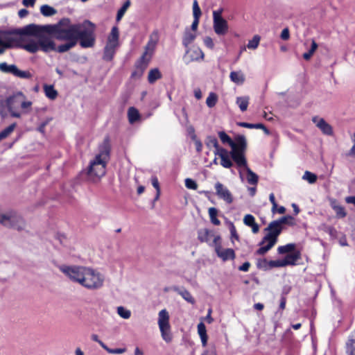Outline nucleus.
<instances>
[{"mask_svg": "<svg viewBox=\"0 0 355 355\" xmlns=\"http://www.w3.org/2000/svg\"><path fill=\"white\" fill-rule=\"evenodd\" d=\"M346 355H355V329L348 335L345 343Z\"/></svg>", "mask_w": 355, "mask_h": 355, "instance_id": "2eb2a0df", "label": "nucleus"}, {"mask_svg": "<svg viewBox=\"0 0 355 355\" xmlns=\"http://www.w3.org/2000/svg\"><path fill=\"white\" fill-rule=\"evenodd\" d=\"M269 200H270V202L272 203V209H271V211L272 214H275L276 213V211H277V204L276 202V200H275V195L273 193H271L269 196Z\"/></svg>", "mask_w": 355, "mask_h": 355, "instance_id": "603ef678", "label": "nucleus"}, {"mask_svg": "<svg viewBox=\"0 0 355 355\" xmlns=\"http://www.w3.org/2000/svg\"><path fill=\"white\" fill-rule=\"evenodd\" d=\"M283 227H280L277 222L272 221L265 229L268 233L259 243L261 246L256 252L257 254L263 255L269 251L277 243V237L281 234Z\"/></svg>", "mask_w": 355, "mask_h": 355, "instance_id": "39448f33", "label": "nucleus"}, {"mask_svg": "<svg viewBox=\"0 0 355 355\" xmlns=\"http://www.w3.org/2000/svg\"><path fill=\"white\" fill-rule=\"evenodd\" d=\"M41 13L45 17H50L56 13V10L49 5H43L40 7Z\"/></svg>", "mask_w": 355, "mask_h": 355, "instance_id": "2f4dec72", "label": "nucleus"}, {"mask_svg": "<svg viewBox=\"0 0 355 355\" xmlns=\"http://www.w3.org/2000/svg\"><path fill=\"white\" fill-rule=\"evenodd\" d=\"M353 141L354 142L353 146L350 149V150L348 153L349 156L355 157V135L354 136V138L352 139Z\"/></svg>", "mask_w": 355, "mask_h": 355, "instance_id": "338daca9", "label": "nucleus"}, {"mask_svg": "<svg viewBox=\"0 0 355 355\" xmlns=\"http://www.w3.org/2000/svg\"><path fill=\"white\" fill-rule=\"evenodd\" d=\"M260 40H261V37L259 35H254L252 39L249 40V42L247 44V47L249 49H252V50L256 49L259 44Z\"/></svg>", "mask_w": 355, "mask_h": 355, "instance_id": "f704fd0d", "label": "nucleus"}, {"mask_svg": "<svg viewBox=\"0 0 355 355\" xmlns=\"http://www.w3.org/2000/svg\"><path fill=\"white\" fill-rule=\"evenodd\" d=\"M59 269L71 281L89 290H97L103 286L104 275L92 268L62 265L59 266Z\"/></svg>", "mask_w": 355, "mask_h": 355, "instance_id": "f03ea898", "label": "nucleus"}, {"mask_svg": "<svg viewBox=\"0 0 355 355\" xmlns=\"http://www.w3.org/2000/svg\"><path fill=\"white\" fill-rule=\"evenodd\" d=\"M317 49L318 44L315 42V40H313L311 42V49L309 50L308 52H306L303 54V58L306 60H310Z\"/></svg>", "mask_w": 355, "mask_h": 355, "instance_id": "72a5a7b5", "label": "nucleus"}, {"mask_svg": "<svg viewBox=\"0 0 355 355\" xmlns=\"http://www.w3.org/2000/svg\"><path fill=\"white\" fill-rule=\"evenodd\" d=\"M345 200V202L348 204L355 205V196H347Z\"/></svg>", "mask_w": 355, "mask_h": 355, "instance_id": "774afa93", "label": "nucleus"}, {"mask_svg": "<svg viewBox=\"0 0 355 355\" xmlns=\"http://www.w3.org/2000/svg\"><path fill=\"white\" fill-rule=\"evenodd\" d=\"M300 258L297 254H287L283 260L284 267L288 265L293 266L295 262Z\"/></svg>", "mask_w": 355, "mask_h": 355, "instance_id": "7c9ffc66", "label": "nucleus"}, {"mask_svg": "<svg viewBox=\"0 0 355 355\" xmlns=\"http://www.w3.org/2000/svg\"><path fill=\"white\" fill-rule=\"evenodd\" d=\"M199 20L200 19L193 18V21L190 29L192 32L196 33L199 24Z\"/></svg>", "mask_w": 355, "mask_h": 355, "instance_id": "680f3d73", "label": "nucleus"}, {"mask_svg": "<svg viewBox=\"0 0 355 355\" xmlns=\"http://www.w3.org/2000/svg\"><path fill=\"white\" fill-rule=\"evenodd\" d=\"M214 28L218 35L222 34V8L214 11Z\"/></svg>", "mask_w": 355, "mask_h": 355, "instance_id": "a211bd4d", "label": "nucleus"}, {"mask_svg": "<svg viewBox=\"0 0 355 355\" xmlns=\"http://www.w3.org/2000/svg\"><path fill=\"white\" fill-rule=\"evenodd\" d=\"M232 164V162L227 157L226 152L223 150V167L230 168Z\"/></svg>", "mask_w": 355, "mask_h": 355, "instance_id": "6e6d98bb", "label": "nucleus"}, {"mask_svg": "<svg viewBox=\"0 0 355 355\" xmlns=\"http://www.w3.org/2000/svg\"><path fill=\"white\" fill-rule=\"evenodd\" d=\"M44 91L46 96L51 100H55L58 95V92L55 89L53 85H44Z\"/></svg>", "mask_w": 355, "mask_h": 355, "instance_id": "bb28decb", "label": "nucleus"}, {"mask_svg": "<svg viewBox=\"0 0 355 355\" xmlns=\"http://www.w3.org/2000/svg\"><path fill=\"white\" fill-rule=\"evenodd\" d=\"M193 18L200 19L202 12L200 8L199 7L198 3L197 0H194L193 3Z\"/></svg>", "mask_w": 355, "mask_h": 355, "instance_id": "c03bdc74", "label": "nucleus"}, {"mask_svg": "<svg viewBox=\"0 0 355 355\" xmlns=\"http://www.w3.org/2000/svg\"><path fill=\"white\" fill-rule=\"evenodd\" d=\"M188 54L189 55L190 60L191 61L202 60L204 58L203 52L198 47H194L193 49H189V53Z\"/></svg>", "mask_w": 355, "mask_h": 355, "instance_id": "393cba45", "label": "nucleus"}, {"mask_svg": "<svg viewBox=\"0 0 355 355\" xmlns=\"http://www.w3.org/2000/svg\"><path fill=\"white\" fill-rule=\"evenodd\" d=\"M196 38V33L192 32L191 30L187 28L183 35L182 37V44L186 49V53H189V45L193 43V42Z\"/></svg>", "mask_w": 355, "mask_h": 355, "instance_id": "f3484780", "label": "nucleus"}, {"mask_svg": "<svg viewBox=\"0 0 355 355\" xmlns=\"http://www.w3.org/2000/svg\"><path fill=\"white\" fill-rule=\"evenodd\" d=\"M95 30V24L89 20H85L82 24H71L68 18H63L52 25L40 26L31 24L24 26L18 33L34 36L37 41L21 37L15 41L16 46L31 53H35L38 51L63 53L70 51L78 44L83 49L92 48L96 42Z\"/></svg>", "mask_w": 355, "mask_h": 355, "instance_id": "f257e3e1", "label": "nucleus"}, {"mask_svg": "<svg viewBox=\"0 0 355 355\" xmlns=\"http://www.w3.org/2000/svg\"><path fill=\"white\" fill-rule=\"evenodd\" d=\"M302 179L306 180L309 184H313L317 180V175L309 171H306L302 176Z\"/></svg>", "mask_w": 355, "mask_h": 355, "instance_id": "e433bc0d", "label": "nucleus"}, {"mask_svg": "<svg viewBox=\"0 0 355 355\" xmlns=\"http://www.w3.org/2000/svg\"><path fill=\"white\" fill-rule=\"evenodd\" d=\"M243 223L252 228V232L257 234L259 231V225L255 222V218L252 214H246L243 218Z\"/></svg>", "mask_w": 355, "mask_h": 355, "instance_id": "aec40b11", "label": "nucleus"}, {"mask_svg": "<svg viewBox=\"0 0 355 355\" xmlns=\"http://www.w3.org/2000/svg\"><path fill=\"white\" fill-rule=\"evenodd\" d=\"M227 223L229 225L231 234V240L232 242L234 243V239H236L237 241L239 240V234H237L234 225L232 222L227 221Z\"/></svg>", "mask_w": 355, "mask_h": 355, "instance_id": "79ce46f5", "label": "nucleus"}, {"mask_svg": "<svg viewBox=\"0 0 355 355\" xmlns=\"http://www.w3.org/2000/svg\"><path fill=\"white\" fill-rule=\"evenodd\" d=\"M128 117L130 123H134L140 119V114L137 109L130 107L128 110Z\"/></svg>", "mask_w": 355, "mask_h": 355, "instance_id": "cd10ccee", "label": "nucleus"}, {"mask_svg": "<svg viewBox=\"0 0 355 355\" xmlns=\"http://www.w3.org/2000/svg\"><path fill=\"white\" fill-rule=\"evenodd\" d=\"M51 119H46L44 121L42 122L41 124L37 128V131L41 133H44L45 132V126L49 123Z\"/></svg>", "mask_w": 355, "mask_h": 355, "instance_id": "bf43d9fd", "label": "nucleus"}, {"mask_svg": "<svg viewBox=\"0 0 355 355\" xmlns=\"http://www.w3.org/2000/svg\"><path fill=\"white\" fill-rule=\"evenodd\" d=\"M185 186L187 189H197V183L191 178H187L185 180Z\"/></svg>", "mask_w": 355, "mask_h": 355, "instance_id": "8fccbe9b", "label": "nucleus"}, {"mask_svg": "<svg viewBox=\"0 0 355 355\" xmlns=\"http://www.w3.org/2000/svg\"><path fill=\"white\" fill-rule=\"evenodd\" d=\"M172 290L178 293L180 295H181L182 298L187 302L191 303V304H195L194 298L192 297L191 294L187 290L184 288H180L178 286H173L172 288Z\"/></svg>", "mask_w": 355, "mask_h": 355, "instance_id": "4be33fe9", "label": "nucleus"}, {"mask_svg": "<svg viewBox=\"0 0 355 355\" xmlns=\"http://www.w3.org/2000/svg\"><path fill=\"white\" fill-rule=\"evenodd\" d=\"M223 200L228 203H232L233 201L231 193L226 189H223Z\"/></svg>", "mask_w": 355, "mask_h": 355, "instance_id": "864d4df0", "label": "nucleus"}, {"mask_svg": "<svg viewBox=\"0 0 355 355\" xmlns=\"http://www.w3.org/2000/svg\"><path fill=\"white\" fill-rule=\"evenodd\" d=\"M198 334L200 338L202 345L205 347L207 343V329L205 324L200 322L198 324Z\"/></svg>", "mask_w": 355, "mask_h": 355, "instance_id": "b1692460", "label": "nucleus"}, {"mask_svg": "<svg viewBox=\"0 0 355 355\" xmlns=\"http://www.w3.org/2000/svg\"><path fill=\"white\" fill-rule=\"evenodd\" d=\"M204 44L209 49H213L214 46L213 40L210 37H205L204 38Z\"/></svg>", "mask_w": 355, "mask_h": 355, "instance_id": "4d7b16f0", "label": "nucleus"}, {"mask_svg": "<svg viewBox=\"0 0 355 355\" xmlns=\"http://www.w3.org/2000/svg\"><path fill=\"white\" fill-rule=\"evenodd\" d=\"M0 223L17 230H22L25 226L23 218L15 211L0 214Z\"/></svg>", "mask_w": 355, "mask_h": 355, "instance_id": "9d476101", "label": "nucleus"}, {"mask_svg": "<svg viewBox=\"0 0 355 355\" xmlns=\"http://www.w3.org/2000/svg\"><path fill=\"white\" fill-rule=\"evenodd\" d=\"M288 220H293V216L287 215V216H283V217L280 218L278 220H273V221L274 222H277L279 226L283 227V225L284 224H286V222Z\"/></svg>", "mask_w": 355, "mask_h": 355, "instance_id": "3c124183", "label": "nucleus"}, {"mask_svg": "<svg viewBox=\"0 0 355 355\" xmlns=\"http://www.w3.org/2000/svg\"><path fill=\"white\" fill-rule=\"evenodd\" d=\"M110 141L107 137L99 145L98 153L89 162L87 175L91 180L98 181L105 175L106 166L110 158Z\"/></svg>", "mask_w": 355, "mask_h": 355, "instance_id": "20e7f679", "label": "nucleus"}, {"mask_svg": "<svg viewBox=\"0 0 355 355\" xmlns=\"http://www.w3.org/2000/svg\"><path fill=\"white\" fill-rule=\"evenodd\" d=\"M105 350H106L109 354H121L125 352V348H115V349H111L109 348L106 345L103 348Z\"/></svg>", "mask_w": 355, "mask_h": 355, "instance_id": "49530a36", "label": "nucleus"}, {"mask_svg": "<svg viewBox=\"0 0 355 355\" xmlns=\"http://www.w3.org/2000/svg\"><path fill=\"white\" fill-rule=\"evenodd\" d=\"M207 146L209 148H213V152L217 156L214 162L222 165V148L219 146L216 138L212 135L209 136L207 140Z\"/></svg>", "mask_w": 355, "mask_h": 355, "instance_id": "ddd939ff", "label": "nucleus"}, {"mask_svg": "<svg viewBox=\"0 0 355 355\" xmlns=\"http://www.w3.org/2000/svg\"><path fill=\"white\" fill-rule=\"evenodd\" d=\"M250 98L249 96H241L237 97L236 98V104L239 107L240 110L242 112L245 111L248 109L249 104Z\"/></svg>", "mask_w": 355, "mask_h": 355, "instance_id": "c756f323", "label": "nucleus"}, {"mask_svg": "<svg viewBox=\"0 0 355 355\" xmlns=\"http://www.w3.org/2000/svg\"><path fill=\"white\" fill-rule=\"evenodd\" d=\"M191 139L193 141L196 150L198 153L201 152L202 144L200 139L197 138L196 135H192Z\"/></svg>", "mask_w": 355, "mask_h": 355, "instance_id": "de8ad7c7", "label": "nucleus"}, {"mask_svg": "<svg viewBox=\"0 0 355 355\" xmlns=\"http://www.w3.org/2000/svg\"><path fill=\"white\" fill-rule=\"evenodd\" d=\"M162 76V73L157 68L152 69L149 71L148 81L150 84H153L157 80L161 79Z\"/></svg>", "mask_w": 355, "mask_h": 355, "instance_id": "a878e982", "label": "nucleus"}, {"mask_svg": "<svg viewBox=\"0 0 355 355\" xmlns=\"http://www.w3.org/2000/svg\"><path fill=\"white\" fill-rule=\"evenodd\" d=\"M327 232L332 237L336 238L338 234L337 230L331 226H329L327 227Z\"/></svg>", "mask_w": 355, "mask_h": 355, "instance_id": "13d9d810", "label": "nucleus"}, {"mask_svg": "<svg viewBox=\"0 0 355 355\" xmlns=\"http://www.w3.org/2000/svg\"><path fill=\"white\" fill-rule=\"evenodd\" d=\"M0 71L23 79H31L33 76L29 71H21L15 64L9 65L6 62L0 63Z\"/></svg>", "mask_w": 355, "mask_h": 355, "instance_id": "f8f14e48", "label": "nucleus"}, {"mask_svg": "<svg viewBox=\"0 0 355 355\" xmlns=\"http://www.w3.org/2000/svg\"><path fill=\"white\" fill-rule=\"evenodd\" d=\"M151 183H152V185L153 186V187L157 191L156 199H157L159 198V196L160 188H159V184L158 179H157V178L156 176H153L152 177V178H151Z\"/></svg>", "mask_w": 355, "mask_h": 355, "instance_id": "09e8293b", "label": "nucleus"}, {"mask_svg": "<svg viewBox=\"0 0 355 355\" xmlns=\"http://www.w3.org/2000/svg\"><path fill=\"white\" fill-rule=\"evenodd\" d=\"M329 202L331 207L336 213L337 218H344L347 216V211L344 207L339 205L338 200L333 198H329Z\"/></svg>", "mask_w": 355, "mask_h": 355, "instance_id": "4468645a", "label": "nucleus"}, {"mask_svg": "<svg viewBox=\"0 0 355 355\" xmlns=\"http://www.w3.org/2000/svg\"><path fill=\"white\" fill-rule=\"evenodd\" d=\"M130 6V1L129 0L126 1L122 7L118 10L116 14V21H119L123 16L124 15L125 12H126L127 9Z\"/></svg>", "mask_w": 355, "mask_h": 355, "instance_id": "4c0bfd02", "label": "nucleus"}, {"mask_svg": "<svg viewBox=\"0 0 355 355\" xmlns=\"http://www.w3.org/2000/svg\"><path fill=\"white\" fill-rule=\"evenodd\" d=\"M217 100V95L214 92H211L207 98L206 104L209 107H213L216 104Z\"/></svg>", "mask_w": 355, "mask_h": 355, "instance_id": "ea45409f", "label": "nucleus"}, {"mask_svg": "<svg viewBox=\"0 0 355 355\" xmlns=\"http://www.w3.org/2000/svg\"><path fill=\"white\" fill-rule=\"evenodd\" d=\"M117 48L118 46L106 44L103 50V59L107 62L112 61L114 57Z\"/></svg>", "mask_w": 355, "mask_h": 355, "instance_id": "412c9836", "label": "nucleus"}, {"mask_svg": "<svg viewBox=\"0 0 355 355\" xmlns=\"http://www.w3.org/2000/svg\"><path fill=\"white\" fill-rule=\"evenodd\" d=\"M152 37L153 35L150 36L145 47V51L135 64V69L131 73V78L132 79H139L148 67V63L151 59L152 53L157 44V41H153Z\"/></svg>", "mask_w": 355, "mask_h": 355, "instance_id": "423d86ee", "label": "nucleus"}, {"mask_svg": "<svg viewBox=\"0 0 355 355\" xmlns=\"http://www.w3.org/2000/svg\"><path fill=\"white\" fill-rule=\"evenodd\" d=\"M235 258V253L234 250L227 248L223 250V261L227 259H234Z\"/></svg>", "mask_w": 355, "mask_h": 355, "instance_id": "a18cd8bd", "label": "nucleus"}, {"mask_svg": "<svg viewBox=\"0 0 355 355\" xmlns=\"http://www.w3.org/2000/svg\"><path fill=\"white\" fill-rule=\"evenodd\" d=\"M280 37L283 40H288L290 38V32L288 28H285L282 30Z\"/></svg>", "mask_w": 355, "mask_h": 355, "instance_id": "5fc2aeb1", "label": "nucleus"}, {"mask_svg": "<svg viewBox=\"0 0 355 355\" xmlns=\"http://www.w3.org/2000/svg\"><path fill=\"white\" fill-rule=\"evenodd\" d=\"M117 313L123 319H128L131 316L130 311L125 309L123 306H119L117 308Z\"/></svg>", "mask_w": 355, "mask_h": 355, "instance_id": "a19ab883", "label": "nucleus"}, {"mask_svg": "<svg viewBox=\"0 0 355 355\" xmlns=\"http://www.w3.org/2000/svg\"><path fill=\"white\" fill-rule=\"evenodd\" d=\"M250 267V263L249 262L246 261V262L243 263V265L239 266V270L241 271L247 272V271H248Z\"/></svg>", "mask_w": 355, "mask_h": 355, "instance_id": "0e129e2a", "label": "nucleus"}, {"mask_svg": "<svg viewBox=\"0 0 355 355\" xmlns=\"http://www.w3.org/2000/svg\"><path fill=\"white\" fill-rule=\"evenodd\" d=\"M8 111V99L6 100H0V115L2 117H4L7 115Z\"/></svg>", "mask_w": 355, "mask_h": 355, "instance_id": "58836bf2", "label": "nucleus"}, {"mask_svg": "<svg viewBox=\"0 0 355 355\" xmlns=\"http://www.w3.org/2000/svg\"><path fill=\"white\" fill-rule=\"evenodd\" d=\"M91 338L92 340L98 343L101 346L102 348H104V347L105 346V344L98 338V335L92 334L91 336Z\"/></svg>", "mask_w": 355, "mask_h": 355, "instance_id": "052dcab7", "label": "nucleus"}, {"mask_svg": "<svg viewBox=\"0 0 355 355\" xmlns=\"http://www.w3.org/2000/svg\"><path fill=\"white\" fill-rule=\"evenodd\" d=\"M7 99L8 102V111L10 115L15 118H19L21 116L19 109L24 112H27L32 105V102L26 101V96L21 92L10 96Z\"/></svg>", "mask_w": 355, "mask_h": 355, "instance_id": "0eeeda50", "label": "nucleus"}, {"mask_svg": "<svg viewBox=\"0 0 355 355\" xmlns=\"http://www.w3.org/2000/svg\"><path fill=\"white\" fill-rule=\"evenodd\" d=\"M170 315L166 309H162L158 313L157 324L162 339L170 343L172 340L171 327L170 324Z\"/></svg>", "mask_w": 355, "mask_h": 355, "instance_id": "1a4fd4ad", "label": "nucleus"}, {"mask_svg": "<svg viewBox=\"0 0 355 355\" xmlns=\"http://www.w3.org/2000/svg\"><path fill=\"white\" fill-rule=\"evenodd\" d=\"M295 249V244L288 243L286 245L279 246L277 248L279 254H285L293 251Z\"/></svg>", "mask_w": 355, "mask_h": 355, "instance_id": "c9c22d12", "label": "nucleus"}, {"mask_svg": "<svg viewBox=\"0 0 355 355\" xmlns=\"http://www.w3.org/2000/svg\"><path fill=\"white\" fill-rule=\"evenodd\" d=\"M209 216L211 223L215 225H220V220L216 218L218 214V210L214 207H210L209 209Z\"/></svg>", "mask_w": 355, "mask_h": 355, "instance_id": "473e14b6", "label": "nucleus"}, {"mask_svg": "<svg viewBox=\"0 0 355 355\" xmlns=\"http://www.w3.org/2000/svg\"><path fill=\"white\" fill-rule=\"evenodd\" d=\"M262 262L263 263H268L270 268H279V267H284L283 260H272L268 262L266 259L263 260Z\"/></svg>", "mask_w": 355, "mask_h": 355, "instance_id": "37998d69", "label": "nucleus"}, {"mask_svg": "<svg viewBox=\"0 0 355 355\" xmlns=\"http://www.w3.org/2000/svg\"><path fill=\"white\" fill-rule=\"evenodd\" d=\"M237 125L243 128L261 129L263 133H268V130L262 123H249L245 122H239L237 123Z\"/></svg>", "mask_w": 355, "mask_h": 355, "instance_id": "c85d7f7f", "label": "nucleus"}, {"mask_svg": "<svg viewBox=\"0 0 355 355\" xmlns=\"http://www.w3.org/2000/svg\"><path fill=\"white\" fill-rule=\"evenodd\" d=\"M227 142L231 146V156L232 159L239 167H245L247 173V180L250 184L256 185L258 182L259 177L247 165L246 159L244 157V151L246 148V139L244 136L239 135L232 140L228 135H223V143Z\"/></svg>", "mask_w": 355, "mask_h": 355, "instance_id": "7ed1b4c3", "label": "nucleus"}, {"mask_svg": "<svg viewBox=\"0 0 355 355\" xmlns=\"http://www.w3.org/2000/svg\"><path fill=\"white\" fill-rule=\"evenodd\" d=\"M198 238L201 242H206L213 246L217 255L222 257V240L220 235H216L213 230L203 228L198 231Z\"/></svg>", "mask_w": 355, "mask_h": 355, "instance_id": "6e6552de", "label": "nucleus"}, {"mask_svg": "<svg viewBox=\"0 0 355 355\" xmlns=\"http://www.w3.org/2000/svg\"><path fill=\"white\" fill-rule=\"evenodd\" d=\"M15 128V123H12L6 128L4 130L1 131L0 133H11Z\"/></svg>", "mask_w": 355, "mask_h": 355, "instance_id": "e2e57ef3", "label": "nucleus"}, {"mask_svg": "<svg viewBox=\"0 0 355 355\" xmlns=\"http://www.w3.org/2000/svg\"><path fill=\"white\" fill-rule=\"evenodd\" d=\"M313 122L315 125L322 132V133H332L333 128L330 124L326 121L318 116H314L312 119Z\"/></svg>", "mask_w": 355, "mask_h": 355, "instance_id": "dca6fc26", "label": "nucleus"}, {"mask_svg": "<svg viewBox=\"0 0 355 355\" xmlns=\"http://www.w3.org/2000/svg\"><path fill=\"white\" fill-rule=\"evenodd\" d=\"M23 28L14 29L12 31L0 30V55L3 54L6 49H10L12 46L13 40L8 37V35H17L21 36L19 38L23 37L22 36H28V34H21L18 33Z\"/></svg>", "mask_w": 355, "mask_h": 355, "instance_id": "9b49d317", "label": "nucleus"}, {"mask_svg": "<svg viewBox=\"0 0 355 355\" xmlns=\"http://www.w3.org/2000/svg\"><path fill=\"white\" fill-rule=\"evenodd\" d=\"M36 0H23L22 3L26 7H33L35 3Z\"/></svg>", "mask_w": 355, "mask_h": 355, "instance_id": "69168bd1", "label": "nucleus"}, {"mask_svg": "<svg viewBox=\"0 0 355 355\" xmlns=\"http://www.w3.org/2000/svg\"><path fill=\"white\" fill-rule=\"evenodd\" d=\"M230 78L231 81L239 85H243L245 80V75L241 71H232Z\"/></svg>", "mask_w": 355, "mask_h": 355, "instance_id": "5701e85b", "label": "nucleus"}, {"mask_svg": "<svg viewBox=\"0 0 355 355\" xmlns=\"http://www.w3.org/2000/svg\"><path fill=\"white\" fill-rule=\"evenodd\" d=\"M119 28L116 26H113L110 33L107 37V41L106 42L107 44L113 45L115 46H119Z\"/></svg>", "mask_w": 355, "mask_h": 355, "instance_id": "6ab92c4d", "label": "nucleus"}]
</instances>
